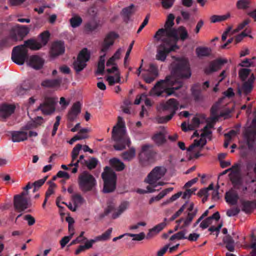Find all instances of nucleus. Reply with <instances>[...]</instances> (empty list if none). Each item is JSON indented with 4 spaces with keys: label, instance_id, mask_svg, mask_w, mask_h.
<instances>
[{
    "label": "nucleus",
    "instance_id": "23",
    "mask_svg": "<svg viewBox=\"0 0 256 256\" xmlns=\"http://www.w3.org/2000/svg\"><path fill=\"white\" fill-rule=\"evenodd\" d=\"M130 204L127 201L122 202L116 208L114 212L112 213V218H116L119 217L123 212H124L129 207Z\"/></svg>",
    "mask_w": 256,
    "mask_h": 256
},
{
    "label": "nucleus",
    "instance_id": "44",
    "mask_svg": "<svg viewBox=\"0 0 256 256\" xmlns=\"http://www.w3.org/2000/svg\"><path fill=\"white\" fill-rule=\"evenodd\" d=\"M220 68L217 60L212 62L208 67L206 68L205 72L206 74H210L212 72L218 70Z\"/></svg>",
    "mask_w": 256,
    "mask_h": 256
},
{
    "label": "nucleus",
    "instance_id": "53",
    "mask_svg": "<svg viewBox=\"0 0 256 256\" xmlns=\"http://www.w3.org/2000/svg\"><path fill=\"white\" fill-rule=\"evenodd\" d=\"M98 164V160L95 158H91L88 160H84L88 168L91 170L94 168Z\"/></svg>",
    "mask_w": 256,
    "mask_h": 256
},
{
    "label": "nucleus",
    "instance_id": "64",
    "mask_svg": "<svg viewBox=\"0 0 256 256\" xmlns=\"http://www.w3.org/2000/svg\"><path fill=\"white\" fill-rule=\"evenodd\" d=\"M239 212H240V210L238 208H232L230 210H228L226 212V214L228 216H230V217L233 216H234L236 215L237 214H238Z\"/></svg>",
    "mask_w": 256,
    "mask_h": 256
},
{
    "label": "nucleus",
    "instance_id": "13",
    "mask_svg": "<svg viewBox=\"0 0 256 256\" xmlns=\"http://www.w3.org/2000/svg\"><path fill=\"white\" fill-rule=\"evenodd\" d=\"M230 171V178L234 186H238L242 184V180L240 172L239 164H235L232 168L225 170L222 174H226Z\"/></svg>",
    "mask_w": 256,
    "mask_h": 256
},
{
    "label": "nucleus",
    "instance_id": "37",
    "mask_svg": "<svg viewBox=\"0 0 256 256\" xmlns=\"http://www.w3.org/2000/svg\"><path fill=\"white\" fill-rule=\"evenodd\" d=\"M121 156L124 160L130 161L136 156V150L134 148L132 147L128 150L122 152Z\"/></svg>",
    "mask_w": 256,
    "mask_h": 256
},
{
    "label": "nucleus",
    "instance_id": "36",
    "mask_svg": "<svg viewBox=\"0 0 256 256\" xmlns=\"http://www.w3.org/2000/svg\"><path fill=\"white\" fill-rule=\"evenodd\" d=\"M121 53V49H118L114 56H112L106 62V66H116V62L120 58Z\"/></svg>",
    "mask_w": 256,
    "mask_h": 256
},
{
    "label": "nucleus",
    "instance_id": "62",
    "mask_svg": "<svg viewBox=\"0 0 256 256\" xmlns=\"http://www.w3.org/2000/svg\"><path fill=\"white\" fill-rule=\"evenodd\" d=\"M97 26V24L94 22H92L88 23L85 26V28L87 32H91L96 30Z\"/></svg>",
    "mask_w": 256,
    "mask_h": 256
},
{
    "label": "nucleus",
    "instance_id": "60",
    "mask_svg": "<svg viewBox=\"0 0 256 256\" xmlns=\"http://www.w3.org/2000/svg\"><path fill=\"white\" fill-rule=\"evenodd\" d=\"M250 32V31L248 30H246L237 36L236 38V43L240 42L244 37L248 36V34Z\"/></svg>",
    "mask_w": 256,
    "mask_h": 256
},
{
    "label": "nucleus",
    "instance_id": "32",
    "mask_svg": "<svg viewBox=\"0 0 256 256\" xmlns=\"http://www.w3.org/2000/svg\"><path fill=\"white\" fill-rule=\"evenodd\" d=\"M24 45L26 48H27L28 47L32 50H38L42 47L39 42L34 40H29L25 41Z\"/></svg>",
    "mask_w": 256,
    "mask_h": 256
},
{
    "label": "nucleus",
    "instance_id": "12",
    "mask_svg": "<svg viewBox=\"0 0 256 256\" xmlns=\"http://www.w3.org/2000/svg\"><path fill=\"white\" fill-rule=\"evenodd\" d=\"M90 58V53L86 48L83 49L79 54L77 60L74 63V67L76 72L82 70L86 66V62Z\"/></svg>",
    "mask_w": 256,
    "mask_h": 256
},
{
    "label": "nucleus",
    "instance_id": "25",
    "mask_svg": "<svg viewBox=\"0 0 256 256\" xmlns=\"http://www.w3.org/2000/svg\"><path fill=\"white\" fill-rule=\"evenodd\" d=\"M64 52V42H56L52 44V53L53 55L58 56L63 54Z\"/></svg>",
    "mask_w": 256,
    "mask_h": 256
},
{
    "label": "nucleus",
    "instance_id": "18",
    "mask_svg": "<svg viewBox=\"0 0 256 256\" xmlns=\"http://www.w3.org/2000/svg\"><path fill=\"white\" fill-rule=\"evenodd\" d=\"M14 204L15 208L19 212L24 210L31 206L30 200L27 198H22L19 196H15L14 199Z\"/></svg>",
    "mask_w": 256,
    "mask_h": 256
},
{
    "label": "nucleus",
    "instance_id": "39",
    "mask_svg": "<svg viewBox=\"0 0 256 256\" xmlns=\"http://www.w3.org/2000/svg\"><path fill=\"white\" fill-rule=\"evenodd\" d=\"M61 80H46L42 82V86L44 87H54L60 86Z\"/></svg>",
    "mask_w": 256,
    "mask_h": 256
},
{
    "label": "nucleus",
    "instance_id": "43",
    "mask_svg": "<svg viewBox=\"0 0 256 256\" xmlns=\"http://www.w3.org/2000/svg\"><path fill=\"white\" fill-rule=\"evenodd\" d=\"M93 243L91 240H87L85 242L84 245H80L78 248L76 250L75 254H78L80 252L84 251L85 250L89 249L92 246Z\"/></svg>",
    "mask_w": 256,
    "mask_h": 256
},
{
    "label": "nucleus",
    "instance_id": "45",
    "mask_svg": "<svg viewBox=\"0 0 256 256\" xmlns=\"http://www.w3.org/2000/svg\"><path fill=\"white\" fill-rule=\"evenodd\" d=\"M50 32L46 30L44 32L41 33L40 35V43L42 46V47L46 44L48 43L49 38H50Z\"/></svg>",
    "mask_w": 256,
    "mask_h": 256
},
{
    "label": "nucleus",
    "instance_id": "2",
    "mask_svg": "<svg viewBox=\"0 0 256 256\" xmlns=\"http://www.w3.org/2000/svg\"><path fill=\"white\" fill-rule=\"evenodd\" d=\"M112 138L115 142L114 148L116 150H122L130 145V138L126 134L124 122L120 116L116 124L113 128Z\"/></svg>",
    "mask_w": 256,
    "mask_h": 256
},
{
    "label": "nucleus",
    "instance_id": "55",
    "mask_svg": "<svg viewBox=\"0 0 256 256\" xmlns=\"http://www.w3.org/2000/svg\"><path fill=\"white\" fill-rule=\"evenodd\" d=\"M74 235V232L73 229L72 228V232L68 236H66L64 237L60 240V244L62 248H64L66 245L69 242L70 240L72 238L73 236Z\"/></svg>",
    "mask_w": 256,
    "mask_h": 256
},
{
    "label": "nucleus",
    "instance_id": "19",
    "mask_svg": "<svg viewBox=\"0 0 256 256\" xmlns=\"http://www.w3.org/2000/svg\"><path fill=\"white\" fill-rule=\"evenodd\" d=\"M204 122V119L202 117L195 116L192 120L190 124L184 122L182 124V128L184 131L193 130L200 126Z\"/></svg>",
    "mask_w": 256,
    "mask_h": 256
},
{
    "label": "nucleus",
    "instance_id": "17",
    "mask_svg": "<svg viewBox=\"0 0 256 256\" xmlns=\"http://www.w3.org/2000/svg\"><path fill=\"white\" fill-rule=\"evenodd\" d=\"M26 64L34 70L41 69L44 64V60L40 56L32 55L28 58Z\"/></svg>",
    "mask_w": 256,
    "mask_h": 256
},
{
    "label": "nucleus",
    "instance_id": "27",
    "mask_svg": "<svg viewBox=\"0 0 256 256\" xmlns=\"http://www.w3.org/2000/svg\"><path fill=\"white\" fill-rule=\"evenodd\" d=\"M176 36L178 38L177 40L174 37L172 38V40L174 38L176 41L180 40L184 41L188 38V34L186 28L184 26H180L178 30H176Z\"/></svg>",
    "mask_w": 256,
    "mask_h": 256
},
{
    "label": "nucleus",
    "instance_id": "49",
    "mask_svg": "<svg viewBox=\"0 0 256 256\" xmlns=\"http://www.w3.org/2000/svg\"><path fill=\"white\" fill-rule=\"evenodd\" d=\"M166 218H164V222L157 224L155 226H154L152 229H151L150 232H154L155 234H158L160 231L164 228L166 226Z\"/></svg>",
    "mask_w": 256,
    "mask_h": 256
},
{
    "label": "nucleus",
    "instance_id": "24",
    "mask_svg": "<svg viewBox=\"0 0 256 256\" xmlns=\"http://www.w3.org/2000/svg\"><path fill=\"white\" fill-rule=\"evenodd\" d=\"M220 218V214L218 212H215L212 216H210L202 221L200 224V227L202 229H206L210 224H212L214 220L218 221Z\"/></svg>",
    "mask_w": 256,
    "mask_h": 256
},
{
    "label": "nucleus",
    "instance_id": "33",
    "mask_svg": "<svg viewBox=\"0 0 256 256\" xmlns=\"http://www.w3.org/2000/svg\"><path fill=\"white\" fill-rule=\"evenodd\" d=\"M110 164L117 171H122L125 168L123 162L117 158H112L110 160Z\"/></svg>",
    "mask_w": 256,
    "mask_h": 256
},
{
    "label": "nucleus",
    "instance_id": "14",
    "mask_svg": "<svg viewBox=\"0 0 256 256\" xmlns=\"http://www.w3.org/2000/svg\"><path fill=\"white\" fill-rule=\"evenodd\" d=\"M188 215L186 218H182L176 222L179 224L181 222H183V226L182 228L186 227L190 224L196 215L198 209L194 207V204L190 202L188 204V207L187 209Z\"/></svg>",
    "mask_w": 256,
    "mask_h": 256
},
{
    "label": "nucleus",
    "instance_id": "38",
    "mask_svg": "<svg viewBox=\"0 0 256 256\" xmlns=\"http://www.w3.org/2000/svg\"><path fill=\"white\" fill-rule=\"evenodd\" d=\"M254 80V76L253 74H252L250 78L248 80V82H245L242 88V91L244 92L246 94H248L250 92L252 88V82Z\"/></svg>",
    "mask_w": 256,
    "mask_h": 256
},
{
    "label": "nucleus",
    "instance_id": "40",
    "mask_svg": "<svg viewBox=\"0 0 256 256\" xmlns=\"http://www.w3.org/2000/svg\"><path fill=\"white\" fill-rule=\"evenodd\" d=\"M72 202L77 206V208L82 206L84 203L85 200L82 196L78 194H74L71 197Z\"/></svg>",
    "mask_w": 256,
    "mask_h": 256
},
{
    "label": "nucleus",
    "instance_id": "29",
    "mask_svg": "<svg viewBox=\"0 0 256 256\" xmlns=\"http://www.w3.org/2000/svg\"><path fill=\"white\" fill-rule=\"evenodd\" d=\"M166 133L165 130L156 133L154 135L152 139L156 144L161 145L166 142Z\"/></svg>",
    "mask_w": 256,
    "mask_h": 256
},
{
    "label": "nucleus",
    "instance_id": "52",
    "mask_svg": "<svg viewBox=\"0 0 256 256\" xmlns=\"http://www.w3.org/2000/svg\"><path fill=\"white\" fill-rule=\"evenodd\" d=\"M256 59L255 57H253L252 59L246 58L240 64V66L242 67H248L254 66L255 62L254 60Z\"/></svg>",
    "mask_w": 256,
    "mask_h": 256
},
{
    "label": "nucleus",
    "instance_id": "11",
    "mask_svg": "<svg viewBox=\"0 0 256 256\" xmlns=\"http://www.w3.org/2000/svg\"><path fill=\"white\" fill-rule=\"evenodd\" d=\"M28 49L22 44L15 46L12 54V60L17 64L22 65L27 60Z\"/></svg>",
    "mask_w": 256,
    "mask_h": 256
},
{
    "label": "nucleus",
    "instance_id": "34",
    "mask_svg": "<svg viewBox=\"0 0 256 256\" xmlns=\"http://www.w3.org/2000/svg\"><path fill=\"white\" fill-rule=\"evenodd\" d=\"M196 52L198 57L208 56L210 55L212 50L205 46H199L196 50Z\"/></svg>",
    "mask_w": 256,
    "mask_h": 256
},
{
    "label": "nucleus",
    "instance_id": "21",
    "mask_svg": "<svg viewBox=\"0 0 256 256\" xmlns=\"http://www.w3.org/2000/svg\"><path fill=\"white\" fill-rule=\"evenodd\" d=\"M251 128L252 129V132H250V130L248 129L246 134V138L247 143L249 147L252 146L256 138V119L255 118L252 121Z\"/></svg>",
    "mask_w": 256,
    "mask_h": 256
},
{
    "label": "nucleus",
    "instance_id": "7",
    "mask_svg": "<svg viewBox=\"0 0 256 256\" xmlns=\"http://www.w3.org/2000/svg\"><path fill=\"white\" fill-rule=\"evenodd\" d=\"M104 181L102 192L104 193H110L114 191L116 184V174L110 168L106 167L102 174Z\"/></svg>",
    "mask_w": 256,
    "mask_h": 256
},
{
    "label": "nucleus",
    "instance_id": "31",
    "mask_svg": "<svg viewBox=\"0 0 256 256\" xmlns=\"http://www.w3.org/2000/svg\"><path fill=\"white\" fill-rule=\"evenodd\" d=\"M112 230V228H110L101 235L96 236L94 239L91 240L92 243L94 244L98 241H106L108 240L110 238Z\"/></svg>",
    "mask_w": 256,
    "mask_h": 256
},
{
    "label": "nucleus",
    "instance_id": "46",
    "mask_svg": "<svg viewBox=\"0 0 256 256\" xmlns=\"http://www.w3.org/2000/svg\"><path fill=\"white\" fill-rule=\"evenodd\" d=\"M224 242L226 244V248L230 252L234 250V241L232 238L227 236L224 238Z\"/></svg>",
    "mask_w": 256,
    "mask_h": 256
},
{
    "label": "nucleus",
    "instance_id": "4",
    "mask_svg": "<svg viewBox=\"0 0 256 256\" xmlns=\"http://www.w3.org/2000/svg\"><path fill=\"white\" fill-rule=\"evenodd\" d=\"M213 126V122H208L202 130L200 136L197 131L194 132L192 137L197 136V138L194 140V143L188 148V151L194 152L202 148L206 144V139L210 138L211 129Z\"/></svg>",
    "mask_w": 256,
    "mask_h": 256
},
{
    "label": "nucleus",
    "instance_id": "56",
    "mask_svg": "<svg viewBox=\"0 0 256 256\" xmlns=\"http://www.w3.org/2000/svg\"><path fill=\"white\" fill-rule=\"evenodd\" d=\"M248 0H239L236 2V7L238 9H245L248 6Z\"/></svg>",
    "mask_w": 256,
    "mask_h": 256
},
{
    "label": "nucleus",
    "instance_id": "15",
    "mask_svg": "<svg viewBox=\"0 0 256 256\" xmlns=\"http://www.w3.org/2000/svg\"><path fill=\"white\" fill-rule=\"evenodd\" d=\"M54 98H46L44 102L38 107L36 110H40L44 114H50L54 111Z\"/></svg>",
    "mask_w": 256,
    "mask_h": 256
},
{
    "label": "nucleus",
    "instance_id": "5",
    "mask_svg": "<svg viewBox=\"0 0 256 256\" xmlns=\"http://www.w3.org/2000/svg\"><path fill=\"white\" fill-rule=\"evenodd\" d=\"M174 16L173 14H170L168 15L164 25V28L160 29L154 36V38L157 40L165 42L167 39L172 40V37H174L177 40L178 39L176 30L172 28L174 24Z\"/></svg>",
    "mask_w": 256,
    "mask_h": 256
},
{
    "label": "nucleus",
    "instance_id": "59",
    "mask_svg": "<svg viewBox=\"0 0 256 256\" xmlns=\"http://www.w3.org/2000/svg\"><path fill=\"white\" fill-rule=\"evenodd\" d=\"M56 187V184L53 182H50V186L46 192V197L48 198L52 194L54 193V189Z\"/></svg>",
    "mask_w": 256,
    "mask_h": 256
},
{
    "label": "nucleus",
    "instance_id": "8",
    "mask_svg": "<svg viewBox=\"0 0 256 256\" xmlns=\"http://www.w3.org/2000/svg\"><path fill=\"white\" fill-rule=\"evenodd\" d=\"M179 106L178 102L174 98H170L165 102H162L158 106L159 110H168L170 114L166 116L160 117L157 118L158 123H165L169 121L176 114Z\"/></svg>",
    "mask_w": 256,
    "mask_h": 256
},
{
    "label": "nucleus",
    "instance_id": "54",
    "mask_svg": "<svg viewBox=\"0 0 256 256\" xmlns=\"http://www.w3.org/2000/svg\"><path fill=\"white\" fill-rule=\"evenodd\" d=\"M250 72L251 70L248 68H242L239 71V76L242 80H246L247 76L250 74Z\"/></svg>",
    "mask_w": 256,
    "mask_h": 256
},
{
    "label": "nucleus",
    "instance_id": "51",
    "mask_svg": "<svg viewBox=\"0 0 256 256\" xmlns=\"http://www.w3.org/2000/svg\"><path fill=\"white\" fill-rule=\"evenodd\" d=\"M82 148V146L80 144H77L73 148L72 152V161L74 162L80 153V150Z\"/></svg>",
    "mask_w": 256,
    "mask_h": 256
},
{
    "label": "nucleus",
    "instance_id": "9",
    "mask_svg": "<svg viewBox=\"0 0 256 256\" xmlns=\"http://www.w3.org/2000/svg\"><path fill=\"white\" fill-rule=\"evenodd\" d=\"M80 189L83 192L92 190L96 186L95 178L87 172L81 173L78 179Z\"/></svg>",
    "mask_w": 256,
    "mask_h": 256
},
{
    "label": "nucleus",
    "instance_id": "57",
    "mask_svg": "<svg viewBox=\"0 0 256 256\" xmlns=\"http://www.w3.org/2000/svg\"><path fill=\"white\" fill-rule=\"evenodd\" d=\"M126 236H128L130 237H133V240H142L144 239L145 237V234L142 232L138 234H125Z\"/></svg>",
    "mask_w": 256,
    "mask_h": 256
},
{
    "label": "nucleus",
    "instance_id": "16",
    "mask_svg": "<svg viewBox=\"0 0 256 256\" xmlns=\"http://www.w3.org/2000/svg\"><path fill=\"white\" fill-rule=\"evenodd\" d=\"M106 72L109 74H114V76L111 74L108 76L106 78V80L110 86H112L117 83H122L120 74L117 66H114L112 68H107Z\"/></svg>",
    "mask_w": 256,
    "mask_h": 256
},
{
    "label": "nucleus",
    "instance_id": "20",
    "mask_svg": "<svg viewBox=\"0 0 256 256\" xmlns=\"http://www.w3.org/2000/svg\"><path fill=\"white\" fill-rule=\"evenodd\" d=\"M117 37V34L114 32H110L104 38V44L101 49V52L104 54H106V52L108 50L109 48L113 44L114 40Z\"/></svg>",
    "mask_w": 256,
    "mask_h": 256
},
{
    "label": "nucleus",
    "instance_id": "28",
    "mask_svg": "<svg viewBox=\"0 0 256 256\" xmlns=\"http://www.w3.org/2000/svg\"><path fill=\"white\" fill-rule=\"evenodd\" d=\"M80 112V105L79 102L74 104L68 114V118L71 120H74Z\"/></svg>",
    "mask_w": 256,
    "mask_h": 256
},
{
    "label": "nucleus",
    "instance_id": "30",
    "mask_svg": "<svg viewBox=\"0 0 256 256\" xmlns=\"http://www.w3.org/2000/svg\"><path fill=\"white\" fill-rule=\"evenodd\" d=\"M152 145L149 144H146L142 146V150L139 154V156L140 158L143 156H146L147 158L148 159L150 156L154 154V152L152 150Z\"/></svg>",
    "mask_w": 256,
    "mask_h": 256
},
{
    "label": "nucleus",
    "instance_id": "48",
    "mask_svg": "<svg viewBox=\"0 0 256 256\" xmlns=\"http://www.w3.org/2000/svg\"><path fill=\"white\" fill-rule=\"evenodd\" d=\"M186 234V231H181L177 232L172 236L170 238V241H174L176 240H180L182 239H186V237L185 236Z\"/></svg>",
    "mask_w": 256,
    "mask_h": 256
},
{
    "label": "nucleus",
    "instance_id": "10",
    "mask_svg": "<svg viewBox=\"0 0 256 256\" xmlns=\"http://www.w3.org/2000/svg\"><path fill=\"white\" fill-rule=\"evenodd\" d=\"M160 41L162 43L157 48L156 58L158 60L164 62L168 53L178 50L179 47L176 44H172V40L168 39H167L165 42Z\"/></svg>",
    "mask_w": 256,
    "mask_h": 256
},
{
    "label": "nucleus",
    "instance_id": "35",
    "mask_svg": "<svg viewBox=\"0 0 256 256\" xmlns=\"http://www.w3.org/2000/svg\"><path fill=\"white\" fill-rule=\"evenodd\" d=\"M14 33L18 34L21 37L26 36L30 31L29 28L24 26H16L12 28Z\"/></svg>",
    "mask_w": 256,
    "mask_h": 256
},
{
    "label": "nucleus",
    "instance_id": "41",
    "mask_svg": "<svg viewBox=\"0 0 256 256\" xmlns=\"http://www.w3.org/2000/svg\"><path fill=\"white\" fill-rule=\"evenodd\" d=\"M105 55L106 54L103 53V54L100 56V60L98 64V68L96 71V74H103L104 68Z\"/></svg>",
    "mask_w": 256,
    "mask_h": 256
},
{
    "label": "nucleus",
    "instance_id": "42",
    "mask_svg": "<svg viewBox=\"0 0 256 256\" xmlns=\"http://www.w3.org/2000/svg\"><path fill=\"white\" fill-rule=\"evenodd\" d=\"M230 14L228 13L224 15H213L210 18V22L212 23L224 21L230 17Z\"/></svg>",
    "mask_w": 256,
    "mask_h": 256
},
{
    "label": "nucleus",
    "instance_id": "6",
    "mask_svg": "<svg viewBox=\"0 0 256 256\" xmlns=\"http://www.w3.org/2000/svg\"><path fill=\"white\" fill-rule=\"evenodd\" d=\"M166 172V169L163 166H158L154 168L148 174L144 182L151 185L154 188L157 186H162L166 183L162 180Z\"/></svg>",
    "mask_w": 256,
    "mask_h": 256
},
{
    "label": "nucleus",
    "instance_id": "47",
    "mask_svg": "<svg viewBox=\"0 0 256 256\" xmlns=\"http://www.w3.org/2000/svg\"><path fill=\"white\" fill-rule=\"evenodd\" d=\"M211 190H214V184L212 183L210 184L208 188L200 190V194L205 197V199L204 198L202 200L203 202L207 200L210 195L209 192L211 191Z\"/></svg>",
    "mask_w": 256,
    "mask_h": 256
},
{
    "label": "nucleus",
    "instance_id": "26",
    "mask_svg": "<svg viewBox=\"0 0 256 256\" xmlns=\"http://www.w3.org/2000/svg\"><path fill=\"white\" fill-rule=\"evenodd\" d=\"M226 201L231 204H235L237 202L238 196L237 192L231 190L226 194Z\"/></svg>",
    "mask_w": 256,
    "mask_h": 256
},
{
    "label": "nucleus",
    "instance_id": "58",
    "mask_svg": "<svg viewBox=\"0 0 256 256\" xmlns=\"http://www.w3.org/2000/svg\"><path fill=\"white\" fill-rule=\"evenodd\" d=\"M156 191V189L151 185H148L146 187V190L138 189L137 192L139 194H144L146 193H152Z\"/></svg>",
    "mask_w": 256,
    "mask_h": 256
},
{
    "label": "nucleus",
    "instance_id": "63",
    "mask_svg": "<svg viewBox=\"0 0 256 256\" xmlns=\"http://www.w3.org/2000/svg\"><path fill=\"white\" fill-rule=\"evenodd\" d=\"M248 22L249 21L248 20H246L240 23V24H238L237 28L232 32V34H234V33L237 32L243 29L244 26L248 24Z\"/></svg>",
    "mask_w": 256,
    "mask_h": 256
},
{
    "label": "nucleus",
    "instance_id": "1",
    "mask_svg": "<svg viewBox=\"0 0 256 256\" xmlns=\"http://www.w3.org/2000/svg\"><path fill=\"white\" fill-rule=\"evenodd\" d=\"M173 74L167 76L165 80L158 82L150 90L149 95L156 96H168L176 95L175 90L182 86V82L176 80L188 78L191 76V72L188 60L185 58H178L172 64Z\"/></svg>",
    "mask_w": 256,
    "mask_h": 256
},
{
    "label": "nucleus",
    "instance_id": "3",
    "mask_svg": "<svg viewBox=\"0 0 256 256\" xmlns=\"http://www.w3.org/2000/svg\"><path fill=\"white\" fill-rule=\"evenodd\" d=\"M36 120H40V122L36 123L35 122H30L26 124L20 130L15 131L12 134V140L14 142H18L26 140L28 136L36 137L38 136L36 132L32 131L33 128L37 126L38 124H40L44 122L43 118L40 116L37 118Z\"/></svg>",
    "mask_w": 256,
    "mask_h": 256
},
{
    "label": "nucleus",
    "instance_id": "50",
    "mask_svg": "<svg viewBox=\"0 0 256 256\" xmlns=\"http://www.w3.org/2000/svg\"><path fill=\"white\" fill-rule=\"evenodd\" d=\"M70 22L72 28H76L82 24V19L78 16H74L70 18Z\"/></svg>",
    "mask_w": 256,
    "mask_h": 256
},
{
    "label": "nucleus",
    "instance_id": "22",
    "mask_svg": "<svg viewBox=\"0 0 256 256\" xmlns=\"http://www.w3.org/2000/svg\"><path fill=\"white\" fill-rule=\"evenodd\" d=\"M15 106L12 104H3L0 106V118L6 119L14 112Z\"/></svg>",
    "mask_w": 256,
    "mask_h": 256
},
{
    "label": "nucleus",
    "instance_id": "61",
    "mask_svg": "<svg viewBox=\"0 0 256 256\" xmlns=\"http://www.w3.org/2000/svg\"><path fill=\"white\" fill-rule=\"evenodd\" d=\"M148 72L150 74L157 76L158 74L157 67L154 64H150Z\"/></svg>",
    "mask_w": 256,
    "mask_h": 256
}]
</instances>
